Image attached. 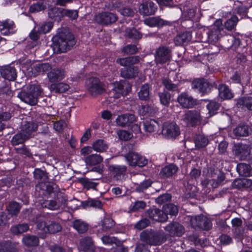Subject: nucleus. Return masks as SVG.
I'll return each instance as SVG.
<instances>
[{"mask_svg":"<svg viewBox=\"0 0 252 252\" xmlns=\"http://www.w3.org/2000/svg\"><path fill=\"white\" fill-rule=\"evenodd\" d=\"M53 48L57 53L70 50L76 44L74 35L65 29H61L52 38Z\"/></svg>","mask_w":252,"mask_h":252,"instance_id":"f257e3e1","label":"nucleus"},{"mask_svg":"<svg viewBox=\"0 0 252 252\" xmlns=\"http://www.w3.org/2000/svg\"><path fill=\"white\" fill-rule=\"evenodd\" d=\"M139 56H131L125 58H118L116 63L124 66L120 70L121 77L125 79H133L138 74L139 68L136 64L140 62Z\"/></svg>","mask_w":252,"mask_h":252,"instance_id":"f03ea898","label":"nucleus"},{"mask_svg":"<svg viewBox=\"0 0 252 252\" xmlns=\"http://www.w3.org/2000/svg\"><path fill=\"white\" fill-rule=\"evenodd\" d=\"M44 92L40 85L38 84H30L26 88L19 91L17 96L22 101L35 105L38 99L44 97Z\"/></svg>","mask_w":252,"mask_h":252,"instance_id":"7ed1b4c3","label":"nucleus"},{"mask_svg":"<svg viewBox=\"0 0 252 252\" xmlns=\"http://www.w3.org/2000/svg\"><path fill=\"white\" fill-rule=\"evenodd\" d=\"M36 227L38 229L43 231L39 234V238L44 239L47 234H55L62 229L61 224L52 220L50 217H43L38 219L36 221Z\"/></svg>","mask_w":252,"mask_h":252,"instance_id":"20e7f679","label":"nucleus"},{"mask_svg":"<svg viewBox=\"0 0 252 252\" xmlns=\"http://www.w3.org/2000/svg\"><path fill=\"white\" fill-rule=\"evenodd\" d=\"M140 240L150 246H159L167 240L166 234L159 231L153 229H146L140 235Z\"/></svg>","mask_w":252,"mask_h":252,"instance_id":"39448f33","label":"nucleus"},{"mask_svg":"<svg viewBox=\"0 0 252 252\" xmlns=\"http://www.w3.org/2000/svg\"><path fill=\"white\" fill-rule=\"evenodd\" d=\"M183 121L187 126L196 127L201 124L202 117L198 110H188L183 116Z\"/></svg>","mask_w":252,"mask_h":252,"instance_id":"423d86ee","label":"nucleus"},{"mask_svg":"<svg viewBox=\"0 0 252 252\" xmlns=\"http://www.w3.org/2000/svg\"><path fill=\"white\" fill-rule=\"evenodd\" d=\"M125 158L128 165L132 167H143L148 162V159L145 156L133 151L127 153L125 155Z\"/></svg>","mask_w":252,"mask_h":252,"instance_id":"0eeeda50","label":"nucleus"},{"mask_svg":"<svg viewBox=\"0 0 252 252\" xmlns=\"http://www.w3.org/2000/svg\"><path fill=\"white\" fill-rule=\"evenodd\" d=\"M155 61L157 64L168 63L171 59V50L166 46H160L156 49L154 55Z\"/></svg>","mask_w":252,"mask_h":252,"instance_id":"6e6552de","label":"nucleus"},{"mask_svg":"<svg viewBox=\"0 0 252 252\" xmlns=\"http://www.w3.org/2000/svg\"><path fill=\"white\" fill-rule=\"evenodd\" d=\"M86 85L88 91L93 96L102 94L105 91L102 82L96 77L89 78L86 82Z\"/></svg>","mask_w":252,"mask_h":252,"instance_id":"1a4fd4ad","label":"nucleus"},{"mask_svg":"<svg viewBox=\"0 0 252 252\" xmlns=\"http://www.w3.org/2000/svg\"><path fill=\"white\" fill-rule=\"evenodd\" d=\"M162 134L167 139H175L180 134V127L175 122L165 123L163 125Z\"/></svg>","mask_w":252,"mask_h":252,"instance_id":"9d476101","label":"nucleus"},{"mask_svg":"<svg viewBox=\"0 0 252 252\" xmlns=\"http://www.w3.org/2000/svg\"><path fill=\"white\" fill-rule=\"evenodd\" d=\"M131 90V86L127 82H116L114 84L113 92L114 97L115 98H119L122 96H126Z\"/></svg>","mask_w":252,"mask_h":252,"instance_id":"9b49d317","label":"nucleus"},{"mask_svg":"<svg viewBox=\"0 0 252 252\" xmlns=\"http://www.w3.org/2000/svg\"><path fill=\"white\" fill-rule=\"evenodd\" d=\"M228 40L231 41L232 44L230 47L236 52H247L248 44L245 39V37H244L242 35L230 36Z\"/></svg>","mask_w":252,"mask_h":252,"instance_id":"f8f14e48","label":"nucleus"},{"mask_svg":"<svg viewBox=\"0 0 252 252\" xmlns=\"http://www.w3.org/2000/svg\"><path fill=\"white\" fill-rule=\"evenodd\" d=\"M233 153L235 156L240 160L247 159L251 154L250 146L243 143L235 144L233 148Z\"/></svg>","mask_w":252,"mask_h":252,"instance_id":"ddd939ff","label":"nucleus"},{"mask_svg":"<svg viewBox=\"0 0 252 252\" xmlns=\"http://www.w3.org/2000/svg\"><path fill=\"white\" fill-rule=\"evenodd\" d=\"M118 19L116 14L110 12H102L95 16V21L99 25L107 26L116 22Z\"/></svg>","mask_w":252,"mask_h":252,"instance_id":"4468645a","label":"nucleus"},{"mask_svg":"<svg viewBox=\"0 0 252 252\" xmlns=\"http://www.w3.org/2000/svg\"><path fill=\"white\" fill-rule=\"evenodd\" d=\"M164 228L171 237H181L185 233L184 227L177 221L170 222Z\"/></svg>","mask_w":252,"mask_h":252,"instance_id":"2eb2a0df","label":"nucleus"},{"mask_svg":"<svg viewBox=\"0 0 252 252\" xmlns=\"http://www.w3.org/2000/svg\"><path fill=\"white\" fill-rule=\"evenodd\" d=\"M127 170V166L125 165L111 164L108 167L109 171L116 181L122 180L126 174Z\"/></svg>","mask_w":252,"mask_h":252,"instance_id":"dca6fc26","label":"nucleus"},{"mask_svg":"<svg viewBox=\"0 0 252 252\" xmlns=\"http://www.w3.org/2000/svg\"><path fill=\"white\" fill-rule=\"evenodd\" d=\"M144 23L151 28L157 27L161 29L170 25V22L161 18L159 16L149 17L144 20Z\"/></svg>","mask_w":252,"mask_h":252,"instance_id":"f3484780","label":"nucleus"},{"mask_svg":"<svg viewBox=\"0 0 252 252\" xmlns=\"http://www.w3.org/2000/svg\"><path fill=\"white\" fill-rule=\"evenodd\" d=\"M146 214L150 219L158 222L166 221L168 218L165 214H163L162 210L157 208L148 209L146 212Z\"/></svg>","mask_w":252,"mask_h":252,"instance_id":"a211bd4d","label":"nucleus"},{"mask_svg":"<svg viewBox=\"0 0 252 252\" xmlns=\"http://www.w3.org/2000/svg\"><path fill=\"white\" fill-rule=\"evenodd\" d=\"M177 101L181 106L186 108H192L197 104V100L185 92L179 95Z\"/></svg>","mask_w":252,"mask_h":252,"instance_id":"6ab92c4d","label":"nucleus"},{"mask_svg":"<svg viewBox=\"0 0 252 252\" xmlns=\"http://www.w3.org/2000/svg\"><path fill=\"white\" fill-rule=\"evenodd\" d=\"M222 28L219 26H214L206 32L207 41L212 44L216 43L221 37Z\"/></svg>","mask_w":252,"mask_h":252,"instance_id":"aec40b11","label":"nucleus"},{"mask_svg":"<svg viewBox=\"0 0 252 252\" xmlns=\"http://www.w3.org/2000/svg\"><path fill=\"white\" fill-rule=\"evenodd\" d=\"M192 88L204 95L210 91V84L204 79H199L194 80L192 83Z\"/></svg>","mask_w":252,"mask_h":252,"instance_id":"412c9836","label":"nucleus"},{"mask_svg":"<svg viewBox=\"0 0 252 252\" xmlns=\"http://www.w3.org/2000/svg\"><path fill=\"white\" fill-rule=\"evenodd\" d=\"M158 9L157 5L153 1L149 0L142 3L139 7V12L143 15L155 14Z\"/></svg>","mask_w":252,"mask_h":252,"instance_id":"4be33fe9","label":"nucleus"},{"mask_svg":"<svg viewBox=\"0 0 252 252\" xmlns=\"http://www.w3.org/2000/svg\"><path fill=\"white\" fill-rule=\"evenodd\" d=\"M0 74L2 78L13 81L16 80L17 76V72L14 66L6 65L0 69Z\"/></svg>","mask_w":252,"mask_h":252,"instance_id":"5701e85b","label":"nucleus"},{"mask_svg":"<svg viewBox=\"0 0 252 252\" xmlns=\"http://www.w3.org/2000/svg\"><path fill=\"white\" fill-rule=\"evenodd\" d=\"M178 170V167L174 164L171 163L162 168L159 176L162 179H166L172 177Z\"/></svg>","mask_w":252,"mask_h":252,"instance_id":"b1692460","label":"nucleus"},{"mask_svg":"<svg viewBox=\"0 0 252 252\" xmlns=\"http://www.w3.org/2000/svg\"><path fill=\"white\" fill-rule=\"evenodd\" d=\"M47 77L51 83H56L62 80L64 77L63 69L58 68H54L47 73Z\"/></svg>","mask_w":252,"mask_h":252,"instance_id":"393cba45","label":"nucleus"},{"mask_svg":"<svg viewBox=\"0 0 252 252\" xmlns=\"http://www.w3.org/2000/svg\"><path fill=\"white\" fill-rule=\"evenodd\" d=\"M218 90L219 95L222 100H229L234 97V93L226 84H220Z\"/></svg>","mask_w":252,"mask_h":252,"instance_id":"a878e982","label":"nucleus"},{"mask_svg":"<svg viewBox=\"0 0 252 252\" xmlns=\"http://www.w3.org/2000/svg\"><path fill=\"white\" fill-rule=\"evenodd\" d=\"M252 131L250 126L245 124H240L233 129V132L234 135L237 137H245L249 135Z\"/></svg>","mask_w":252,"mask_h":252,"instance_id":"bb28decb","label":"nucleus"},{"mask_svg":"<svg viewBox=\"0 0 252 252\" xmlns=\"http://www.w3.org/2000/svg\"><path fill=\"white\" fill-rule=\"evenodd\" d=\"M236 105L238 108H247L252 111V96H245L235 99Z\"/></svg>","mask_w":252,"mask_h":252,"instance_id":"cd10ccee","label":"nucleus"},{"mask_svg":"<svg viewBox=\"0 0 252 252\" xmlns=\"http://www.w3.org/2000/svg\"><path fill=\"white\" fill-rule=\"evenodd\" d=\"M80 247L84 252H94L95 246L91 237L87 236L80 240Z\"/></svg>","mask_w":252,"mask_h":252,"instance_id":"c85d7f7f","label":"nucleus"},{"mask_svg":"<svg viewBox=\"0 0 252 252\" xmlns=\"http://www.w3.org/2000/svg\"><path fill=\"white\" fill-rule=\"evenodd\" d=\"M63 8L52 7L48 10V15L50 19L58 22L62 21L63 18Z\"/></svg>","mask_w":252,"mask_h":252,"instance_id":"c756f323","label":"nucleus"},{"mask_svg":"<svg viewBox=\"0 0 252 252\" xmlns=\"http://www.w3.org/2000/svg\"><path fill=\"white\" fill-rule=\"evenodd\" d=\"M193 142L196 149H201L205 148L209 143L208 136L200 133H196L193 137Z\"/></svg>","mask_w":252,"mask_h":252,"instance_id":"7c9ffc66","label":"nucleus"},{"mask_svg":"<svg viewBox=\"0 0 252 252\" xmlns=\"http://www.w3.org/2000/svg\"><path fill=\"white\" fill-rule=\"evenodd\" d=\"M138 112L139 115L143 119L147 118L148 117L153 116L156 113V110L154 107L151 105H142L139 106Z\"/></svg>","mask_w":252,"mask_h":252,"instance_id":"2f4dec72","label":"nucleus"},{"mask_svg":"<svg viewBox=\"0 0 252 252\" xmlns=\"http://www.w3.org/2000/svg\"><path fill=\"white\" fill-rule=\"evenodd\" d=\"M236 171L240 176L250 177L252 175V167L250 164L238 163L236 166Z\"/></svg>","mask_w":252,"mask_h":252,"instance_id":"473e14b6","label":"nucleus"},{"mask_svg":"<svg viewBox=\"0 0 252 252\" xmlns=\"http://www.w3.org/2000/svg\"><path fill=\"white\" fill-rule=\"evenodd\" d=\"M81 205L84 209H86L91 207L101 209L103 207V203L97 198H89L87 200L82 201Z\"/></svg>","mask_w":252,"mask_h":252,"instance_id":"72a5a7b5","label":"nucleus"},{"mask_svg":"<svg viewBox=\"0 0 252 252\" xmlns=\"http://www.w3.org/2000/svg\"><path fill=\"white\" fill-rule=\"evenodd\" d=\"M17 245L10 240L0 242V252H17Z\"/></svg>","mask_w":252,"mask_h":252,"instance_id":"f704fd0d","label":"nucleus"},{"mask_svg":"<svg viewBox=\"0 0 252 252\" xmlns=\"http://www.w3.org/2000/svg\"><path fill=\"white\" fill-rule=\"evenodd\" d=\"M29 139V134L26 133L25 131L18 132L15 134L11 140L13 146H17L23 144L26 140Z\"/></svg>","mask_w":252,"mask_h":252,"instance_id":"c9c22d12","label":"nucleus"},{"mask_svg":"<svg viewBox=\"0 0 252 252\" xmlns=\"http://www.w3.org/2000/svg\"><path fill=\"white\" fill-rule=\"evenodd\" d=\"M22 242L27 247H35L38 245L39 243V238L35 235L27 234L23 236Z\"/></svg>","mask_w":252,"mask_h":252,"instance_id":"e433bc0d","label":"nucleus"},{"mask_svg":"<svg viewBox=\"0 0 252 252\" xmlns=\"http://www.w3.org/2000/svg\"><path fill=\"white\" fill-rule=\"evenodd\" d=\"M125 36L133 41H137L142 38V34L135 28H127L125 30Z\"/></svg>","mask_w":252,"mask_h":252,"instance_id":"4c0bfd02","label":"nucleus"},{"mask_svg":"<svg viewBox=\"0 0 252 252\" xmlns=\"http://www.w3.org/2000/svg\"><path fill=\"white\" fill-rule=\"evenodd\" d=\"M162 210L163 214H165L167 217L168 215H170L171 217L176 216L179 212L178 206L173 203L164 204Z\"/></svg>","mask_w":252,"mask_h":252,"instance_id":"58836bf2","label":"nucleus"},{"mask_svg":"<svg viewBox=\"0 0 252 252\" xmlns=\"http://www.w3.org/2000/svg\"><path fill=\"white\" fill-rule=\"evenodd\" d=\"M94 179H90L86 177H83L78 179V182L87 190L93 189L96 190V187L98 185V183L93 181Z\"/></svg>","mask_w":252,"mask_h":252,"instance_id":"ea45409f","label":"nucleus"},{"mask_svg":"<svg viewBox=\"0 0 252 252\" xmlns=\"http://www.w3.org/2000/svg\"><path fill=\"white\" fill-rule=\"evenodd\" d=\"M29 229V224L26 223H23L11 226L10 232L14 235H18L27 232Z\"/></svg>","mask_w":252,"mask_h":252,"instance_id":"a19ab883","label":"nucleus"},{"mask_svg":"<svg viewBox=\"0 0 252 252\" xmlns=\"http://www.w3.org/2000/svg\"><path fill=\"white\" fill-rule=\"evenodd\" d=\"M103 158L99 154H92L85 158V162L89 165H97L103 161Z\"/></svg>","mask_w":252,"mask_h":252,"instance_id":"79ce46f5","label":"nucleus"},{"mask_svg":"<svg viewBox=\"0 0 252 252\" xmlns=\"http://www.w3.org/2000/svg\"><path fill=\"white\" fill-rule=\"evenodd\" d=\"M237 1L240 2V4L236 6L234 9V12L240 16V19L248 18V13L250 6L243 4L239 0Z\"/></svg>","mask_w":252,"mask_h":252,"instance_id":"37998d69","label":"nucleus"},{"mask_svg":"<svg viewBox=\"0 0 252 252\" xmlns=\"http://www.w3.org/2000/svg\"><path fill=\"white\" fill-rule=\"evenodd\" d=\"M150 85L148 83L143 85L138 93L139 98L141 100H148L150 99Z\"/></svg>","mask_w":252,"mask_h":252,"instance_id":"c03bdc74","label":"nucleus"},{"mask_svg":"<svg viewBox=\"0 0 252 252\" xmlns=\"http://www.w3.org/2000/svg\"><path fill=\"white\" fill-rule=\"evenodd\" d=\"M14 23L9 20H6L0 23V32L4 35H8L10 33V30L13 29Z\"/></svg>","mask_w":252,"mask_h":252,"instance_id":"a18cd8bd","label":"nucleus"},{"mask_svg":"<svg viewBox=\"0 0 252 252\" xmlns=\"http://www.w3.org/2000/svg\"><path fill=\"white\" fill-rule=\"evenodd\" d=\"M73 227L79 233L83 234L88 230L89 225L80 220H76L73 222Z\"/></svg>","mask_w":252,"mask_h":252,"instance_id":"49530a36","label":"nucleus"},{"mask_svg":"<svg viewBox=\"0 0 252 252\" xmlns=\"http://www.w3.org/2000/svg\"><path fill=\"white\" fill-rule=\"evenodd\" d=\"M92 145L93 150L99 153L106 151L108 148L106 141L101 139H97L94 141Z\"/></svg>","mask_w":252,"mask_h":252,"instance_id":"de8ad7c7","label":"nucleus"},{"mask_svg":"<svg viewBox=\"0 0 252 252\" xmlns=\"http://www.w3.org/2000/svg\"><path fill=\"white\" fill-rule=\"evenodd\" d=\"M233 185L238 189L249 188L252 186V181L247 178L238 179L234 181Z\"/></svg>","mask_w":252,"mask_h":252,"instance_id":"09e8293b","label":"nucleus"},{"mask_svg":"<svg viewBox=\"0 0 252 252\" xmlns=\"http://www.w3.org/2000/svg\"><path fill=\"white\" fill-rule=\"evenodd\" d=\"M220 104L215 100H210L206 105L209 116L212 117L218 113Z\"/></svg>","mask_w":252,"mask_h":252,"instance_id":"8fccbe9b","label":"nucleus"},{"mask_svg":"<svg viewBox=\"0 0 252 252\" xmlns=\"http://www.w3.org/2000/svg\"><path fill=\"white\" fill-rule=\"evenodd\" d=\"M46 8V5L45 2L42 0H39L31 5L29 8V12L32 13L38 12L44 10Z\"/></svg>","mask_w":252,"mask_h":252,"instance_id":"3c124183","label":"nucleus"},{"mask_svg":"<svg viewBox=\"0 0 252 252\" xmlns=\"http://www.w3.org/2000/svg\"><path fill=\"white\" fill-rule=\"evenodd\" d=\"M115 224V222L114 220L109 217H104L103 219L101 220L102 230L105 232L110 230L114 226Z\"/></svg>","mask_w":252,"mask_h":252,"instance_id":"603ef678","label":"nucleus"},{"mask_svg":"<svg viewBox=\"0 0 252 252\" xmlns=\"http://www.w3.org/2000/svg\"><path fill=\"white\" fill-rule=\"evenodd\" d=\"M146 206V203L143 200L136 201L134 203H132L129 207V213L135 212L144 209Z\"/></svg>","mask_w":252,"mask_h":252,"instance_id":"864d4df0","label":"nucleus"},{"mask_svg":"<svg viewBox=\"0 0 252 252\" xmlns=\"http://www.w3.org/2000/svg\"><path fill=\"white\" fill-rule=\"evenodd\" d=\"M160 103L165 106H168L171 100V94L167 91H164L158 94Z\"/></svg>","mask_w":252,"mask_h":252,"instance_id":"5fc2aeb1","label":"nucleus"},{"mask_svg":"<svg viewBox=\"0 0 252 252\" xmlns=\"http://www.w3.org/2000/svg\"><path fill=\"white\" fill-rule=\"evenodd\" d=\"M239 20L236 15H232L230 18L228 19L224 24V27L228 30H233L237 25Z\"/></svg>","mask_w":252,"mask_h":252,"instance_id":"6e6d98bb","label":"nucleus"},{"mask_svg":"<svg viewBox=\"0 0 252 252\" xmlns=\"http://www.w3.org/2000/svg\"><path fill=\"white\" fill-rule=\"evenodd\" d=\"M201 217H205L203 215H200L198 216H196L194 217H192L191 218L190 220V225L192 227L195 229H199L200 228L203 222L204 221V219L202 218Z\"/></svg>","mask_w":252,"mask_h":252,"instance_id":"4d7b16f0","label":"nucleus"},{"mask_svg":"<svg viewBox=\"0 0 252 252\" xmlns=\"http://www.w3.org/2000/svg\"><path fill=\"white\" fill-rule=\"evenodd\" d=\"M21 207L20 203L13 201L9 203L7 207V210L9 214L12 216L17 215L19 213Z\"/></svg>","mask_w":252,"mask_h":252,"instance_id":"13d9d810","label":"nucleus"},{"mask_svg":"<svg viewBox=\"0 0 252 252\" xmlns=\"http://www.w3.org/2000/svg\"><path fill=\"white\" fill-rule=\"evenodd\" d=\"M155 124H158L156 121L153 119L146 120L143 122L144 129L146 132L152 133L155 131L156 129Z\"/></svg>","mask_w":252,"mask_h":252,"instance_id":"bf43d9fd","label":"nucleus"},{"mask_svg":"<svg viewBox=\"0 0 252 252\" xmlns=\"http://www.w3.org/2000/svg\"><path fill=\"white\" fill-rule=\"evenodd\" d=\"M41 204L43 208L52 210H56L59 207V205L58 204L57 201L55 200H44L41 203Z\"/></svg>","mask_w":252,"mask_h":252,"instance_id":"052dcab7","label":"nucleus"},{"mask_svg":"<svg viewBox=\"0 0 252 252\" xmlns=\"http://www.w3.org/2000/svg\"><path fill=\"white\" fill-rule=\"evenodd\" d=\"M175 40L179 44H183L190 41V35L189 32H184L177 35Z\"/></svg>","mask_w":252,"mask_h":252,"instance_id":"680f3d73","label":"nucleus"},{"mask_svg":"<svg viewBox=\"0 0 252 252\" xmlns=\"http://www.w3.org/2000/svg\"><path fill=\"white\" fill-rule=\"evenodd\" d=\"M138 52L137 46L134 44H128L121 49V52L124 56L126 55H133Z\"/></svg>","mask_w":252,"mask_h":252,"instance_id":"e2e57ef3","label":"nucleus"},{"mask_svg":"<svg viewBox=\"0 0 252 252\" xmlns=\"http://www.w3.org/2000/svg\"><path fill=\"white\" fill-rule=\"evenodd\" d=\"M33 177L35 180L41 181L42 180L48 178L47 173L40 168H35L33 172Z\"/></svg>","mask_w":252,"mask_h":252,"instance_id":"0e129e2a","label":"nucleus"},{"mask_svg":"<svg viewBox=\"0 0 252 252\" xmlns=\"http://www.w3.org/2000/svg\"><path fill=\"white\" fill-rule=\"evenodd\" d=\"M63 17L66 16L72 20H76L78 17V11L63 8Z\"/></svg>","mask_w":252,"mask_h":252,"instance_id":"69168bd1","label":"nucleus"},{"mask_svg":"<svg viewBox=\"0 0 252 252\" xmlns=\"http://www.w3.org/2000/svg\"><path fill=\"white\" fill-rule=\"evenodd\" d=\"M153 182L150 179L145 180L141 182L136 188L138 192H143L151 186Z\"/></svg>","mask_w":252,"mask_h":252,"instance_id":"338daca9","label":"nucleus"},{"mask_svg":"<svg viewBox=\"0 0 252 252\" xmlns=\"http://www.w3.org/2000/svg\"><path fill=\"white\" fill-rule=\"evenodd\" d=\"M69 89V86L66 83H59L54 85V89L56 93H63Z\"/></svg>","mask_w":252,"mask_h":252,"instance_id":"774afa93","label":"nucleus"}]
</instances>
